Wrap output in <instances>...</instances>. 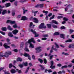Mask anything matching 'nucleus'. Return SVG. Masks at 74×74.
Wrapping results in <instances>:
<instances>
[{"label": "nucleus", "mask_w": 74, "mask_h": 74, "mask_svg": "<svg viewBox=\"0 0 74 74\" xmlns=\"http://www.w3.org/2000/svg\"><path fill=\"white\" fill-rule=\"evenodd\" d=\"M71 7V5H69L68 6L65 8V11H67L68 10V8H70V7Z\"/></svg>", "instance_id": "24"}, {"label": "nucleus", "mask_w": 74, "mask_h": 74, "mask_svg": "<svg viewBox=\"0 0 74 74\" xmlns=\"http://www.w3.org/2000/svg\"><path fill=\"white\" fill-rule=\"evenodd\" d=\"M2 30L3 31L6 32V30H7V28L5 27H3L2 28Z\"/></svg>", "instance_id": "26"}, {"label": "nucleus", "mask_w": 74, "mask_h": 74, "mask_svg": "<svg viewBox=\"0 0 74 74\" xmlns=\"http://www.w3.org/2000/svg\"><path fill=\"white\" fill-rule=\"evenodd\" d=\"M47 26L49 29H51V24H47Z\"/></svg>", "instance_id": "19"}, {"label": "nucleus", "mask_w": 74, "mask_h": 74, "mask_svg": "<svg viewBox=\"0 0 74 74\" xmlns=\"http://www.w3.org/2000/svg\"><path fill=\"white\" fill-rule=\"evenodd\" d=\"M31 42H33L34 44L35 43V40H34V38H32L31 39L29 40L28 42H27L26 43H29V44H30L29 47H31L32 48H34V46L32 44V43H30Z\"/></svg>", "instance_id": "1"}, {"label": "nucleus", "mask_w": 74, "mask_h": 74, "mask_svg": "<svg viewBox=\"0 0 74 74\" xmlns=\"http://www.w3.org/2000/svg\"><path fill=\"white\" fill-rule=\"evenodd\" d=\"M8 35L9 37H14V36L12 35V33H11V32H9V33Z\"/></svg>", "instance_id": "17"}, {"label": "nucleus", "mask_w": 74, "mask_h": 74, "mask_svg": "<svg viewBox=\"0 0 74 74\" xmlns=\"http://www.w3.org/2000/svg\"><path fill=\"white\" fill-rule=\"evenodd\" d=\"M12 33L16 35L18 33V30L17 29H14L12 31Z\"/></svg>", "instance_id": "9"}, {"label": "nucleus", "mask_w": 74, "mask_h": 74, "mask_svg": "<svg viewBox=\"0 0 74 74\" xmlns=\"http://www.w3.org/2000/svg\"><path fill=\"white\" fill-rule=\"evenodd\" d=\"M38 61L40 62L41 63H42V62H43V61L40 58L38 59Z\"/></svg>", "instance_id": "32"}, {"label": "nucleus", "mask_w": 74, "mask_h": 74, "mask_svg": "<svg viewBox=\"0 0 74 74\" xmlns=\"http://www.w3.org/2000/svg\"><path fill=\"white\" fill-rule=\"evenodd\" d=\"M72 66H73V64H71L70 65H68V67H71Z\"/></svg>", "instance_id": "56"}, {"label": "nucleus", "mask_w": 74, "mask_h": 74, "mask_svg": "<svg viewBox=\"0 0 74 74\" xmlns=\"http://www.w3.org/2000/svg\"><path fill=\"white\" fill-rule=\"evenodd\" d=\"M11 72L12 74H14V73H15L16 71L14 69H12L11 71H10Z\"/></svg>", "instance_id": "12"}, {"label": "nucleus", "mask_w": 74, "mask_h": 74, "mask_svg": "<svg viewBox=\"0 0 74 74\" xmlns=\"http://www.w3.org/2000/svg\"><path fill=\"white\" fill-rule=\"evenodd\" d=\"M12 54L11 52L10 51H8L7 52H5V58H8V55H11Z\"/></svg>", "instance_id": "2"}, {"label": "nucleus", "mask_w": 74, "mask_h": 74, "mask_svg": "<svg viewBox=\"0 0 74 74\" xmlns=\"http://www.w3.org/2000/svg\"><path fill=\"white\" fill-rule=\"evenodd\" d=\"M8 29L9 30L12 31L13 30V29L11 27V26L10 25H8Z\"/></svg>", "instance_id": "18"}, {"label": "nucleus", "mask_w": 74, "mask_h": 74, "mask_svg": "<svg viewBox=\"0 0 74 74\" xmlns=\"http://www.w3.org/2000/svg\"><path fill=\"white\" fill-rule=\"evenodd\" d=\"M67 66L64 65L62 67V69H64V68H67Z\"/></svg>", "instance_id": "40"}, {"label": "nucleus", "mask_w": 74, "mask_h": 74, "mask_svg": "<svg viewBox=\"0 0 74 74\" xmlns=\"http://www.w3.org/2000/svg\"><path fill=\"white\" fill-rule=\"evenodd\" d=\"M27 18L26 17V16H23L22 17V19L21 20H23V21H25V20H27Z\"/></svg>", "instance_id": "15"}, {"label": "nucleus", "mask_w": 74, "mask_h": 74, "mask_svg": "<svg viewBox=\"0 0 74 74\" xmlns=\"http://www.w3.org/2000/svg\"><path fill=\"white\" fill-rule=\"evenodd\" d=\"M39 28L40 29H46L47 27L44 26V23H41L40 25L39 26Z\"/></svg>", "instance_id": "3"}, {"label": "nucleus", "mask_w": 74, "mask_h": 74, "mask_svg": "<svg viewBox=\"0 0 74 74\" xmlns=\"http://www.w3.org/2000/svg\"><path fill=\"white\" fill-rule=\"evenodd\" d=\"M61 29H66V27L64 26L61 27L60 28Z\"/></svg>", "instance_id": "49"}, {"label": "nucleus", "mask_w": 74, "mask_h": 74, "mask_svg": "<svg viewBox=\"0 0 74 74\" xmlns=\"http://www.w3.org/2000/svg\"><path fill=\"white\" fill-rule=\"evenodd\" d=\"M71 45H72V48H74V44H72Z\"/></svg>", "instance_id": "64"}, {"label": "nucleus", "mask_w": 74, "mask_h": 74, "mask_svg": "<svg viewBox=\"0 0 74 74\" xmlns=\"http://www.w3.org/2000/svg\"><path fill=\"white\" fill-rule=\"evenodd\" d=\"M43 13H45V14H45V15H47V14H48V11H46L45 10H44L43 11Z\"/></svg>", "instance_id": "33"}, {"label": "nucleus", "mask_w": 74, "mask_h": 74, "mask_svg": "<svg viewBox=\"0 0 74 74\" xmlns=\"http://www.w3.org/2000/svg\"><path fill=\"white\" fill-rule=\"evenodd\" d=\"M43 36L45 37H48V35L47 34H45L43 35Z\"/></svg>", "instance_id": "42"}, {"label": "nucleus", "mask_w": 74, "mask_h": 74, "mask_svg": "<svg viewBox=\"0 0 74 74\" xmlns=\"http://www.w3.org/2000/svg\"><path fill=\"white\" fill-rule=\"evenodd\" d=\"M53 52V51L52 50H51L50 51V53L48 55V56L49 57V59L50 60H52V58L53 57V55H51V53Z\"/></svg>", "instance_id": "5"}, {"label": "nucleus", "mask_w": 74, "mask_h": 74, "mask_svg": "<svg viewBox=\"0 0 74 74\" xmlns=\"http://www.w3.org/2000/svg\"><path fill=\"white\" fill-rule=\"evenodd\" d=\"M23 43H21V48H23Z\"/></svg>", "instance_id": "53"}, {"label": "nucleus", "mask_w": 74, "mask_h": 74, "mask_svg": "<svg viewBox=\"0 0 74 74\" xmlns=\"http://www.w3.org/2000/svg\"><path fill=\"white\" fill-rule=\"evenodd\" d=\"M52 23H55V24H56V25H58V22H57V21L55 20L52 21Z\"/></svg>", "instance_id": "22"}, {"label": "nucleus", "mask_w": 74, "mask_h": 74, "mask_svg": "<svg viewBox=\"0 0 74 74\" xmlns=\"http://www.w3.org/2000/svg\"><path fill=\"white\" fill-rule=\"evenodd\" d=\"M32 25H33V23H32V22H31L30 23V25H29V27L30 28H32V27H34V26H35V25H34L33 26H32Z\"/></svg>", "instance_id": "29"}, {"label": "nucleus", "mask_w": 74, "mask_h": 74, "mask_svg": "<svg viewBox=\"0 0 74 74\" xmlns=\"http://www.w3.org/2000/svg\"><path fill=\"white\" fill-rule=\"evenodd\" d=\"M3 46L6 49H7V48H10V47L8 45H7L5 44L3 45Z\"/></svg>", "instance_id": "16"}, {"label": "nucleus", "mask_w": 74, "mask_h": 74, "mask_svg": "<svg viewBox=\"0 0 74 74\" xmlns=\"http://www.w3.org/2000/svg\"><path fill=\"white\" fill-rule=\"evenodd\" d=\"M18 66H19V67H20L21 68H22V67H23V65L20 64Z\"/></svg>", "instance_id": "54"}, {"label": "nucleus", "mask_w": 74, "mask_h": 74, "mask_svg": "<svg viewBox=\"0 0 74 74\" xmlns=\"http://www.w3.org/2000/svg\"><path fill=\"white\" fill-rule=\"evenodd\" d=\"M34 22H35V23H37L38 22V20L37 18H33Z\"/></svg>", "instance_id": "11"}, {"label": "nucleus", "mask_w": 74, "mask_h": 74, "mask_svg": "<svg viewBox=\"0 0 74 74\" xmlns=\"http://www.w3.org/2000/svg\"><path fill=\"white\" fill-rule=\"evenodd\" d=\"M13 27L14 28H15L16 29L18 27V25H17V24H15L14 25H13Z\"/></svg>", "instance_id": "30"}, {"label": "nucleus", "mask_w": 74, "mask_h": 74, "mask_svg": "<svg viewBox=\"0 0 74 74\" xmlns=\"http://www.w3.org/2000/svg\"><path fill=\"white\" fill-rule=\"evenodd\" d=\"M12 64H9V68H11L12 67Z\"/></svg>", "instance_id": "50"}, {"label": "nucleus", "mask_w": 74, "mask_h": 74, "mask_svg": "<svg viewBox=\"0 0 74 74\" xmlns=\"http://www.w3.org/2000/svg\"><path fill=\"white\" fill-rule=\"evenodd\" d=\"M5 55H3V53H0V59H1V58L3 57H4V56H5Z\"/></svg>", "instance_id": "14"}, {"label": "nucleus", "mask_w": 74, "mask_h": 74, "mask_svg": "<svg viewBox=\"0 0 74 74\" xmlns=\"http://www.w3.org/2000/svg\"><path fill=\"white\" fill-rule=\"evenodd\" d=\"M41 48V47H37L35 49L36 50H37L36 51V53H38L39 52H40L41 51V49H40Z\"/></svg>", "instance_id": "6"}, {"label": "nucleus", "mask_w": 74, "mask_h": 74, "mask_svg": "<svg viewBox=\"0 0 74 74\" xmlns=\"http://www.w3.org/2000/svg\"><path fill=\"white\" fill-rule=\"evenodd\" d=\"M63 19L64 21H67L68 20V19L66 17L64 18Z\"/></svg>", "instance_id": "41"}, {"label": "nucleus", "mask_w": 74, "mask_h": 74, "mask_svg": "<svg viewBox=\"0 0 74 74\" xmlns=\"http://www.w3.org/2000/svg\"><path fill=\"white\" fill-rule=\"evenodd\" d=\"M35 7H36V8H38V7H40L39 4L36 5L35 6Z\"/></svg>", "instance_id": "52"}, {"label": "nucleus", "mask_w": 74, "mask_h": 74, "mask_svg": "<svg viewBox=\"0 0 74 74\" xmlns=\"http://www.w3.org/2000/svg\"><path fill=\"white\" fill-rule=\"evenodd\" d=\"M72 42V40L71 39H69L65 41V42Z\"/></svg>", "instance_id": "27"}, {"label": "nucleus", "mask_w": 74, "mask_h": 74, "mask_svg": "<svg viewBox=\"0 0 74 74\" xmlns=\"http://www.w3.org/2000/svg\"><path fill=\"white\" fill-rule=\"evenodd\" d=\"M29 67H28L27 68V69L26 70V71L25 72V73H27V72H28V71H29Z\"/></svg>", "instance_id": "47"}, {"label": "nucleus", "mask_w": 74, "mask_h": 74, "mask_svg": "<svg viewBox=\"0 0 74 74\" xmlns=\"http://www.w3.org/2000/svg\"><path fill=\"white\" fill-rule=\"evenodd\" d=\"M47 39V38H42V40H46Z\"/></svg>", "instance_id": "55"}, {"label": "nucleus", "mask_w": 74, "mask_h": 74, "mask_svg": "<svg viewBox=\"0 0 74 74\" xmlns=\"http://www.w3.org/2000/svg\"><path fill=\"white\" fill-rule=\"evenodd\" d=\"M65 35H64V34H60V36L61 37V38H64V36Z\"/></svg>", "instance_id": "28"}, {"label": "nucleus", "mask_w": 74, "mask_h": 74, "mask_svg": "<svg viewBox=\"0 0 74 74\" xmlns=\"http://www.w3.org/2000/svg\"><path fill=\"white\" fill-rule=\"evenodd\" d=\"M44 4H39V7L40 8H42L43 7Z\"/></svg>", "instance_id": "37"}, {"label": "nucleus", "mask_w": 74, "mask_h": 74, "mask_svg": "<svg viewBox=\"0 0 74 74\" xmlns=\"http://www.w3.org/2000/svg\"><path fill=\"white\" fill-rule=\"evenodd\" d=\"M58 19H60L61 18H63V16H59L57 17Z\"/></svg>", "instance_id": "45"}, {"label": "nucleus", "mask_w": 74, "mask_h": 74, "mask_svg": "<svg viewBox=\"0 0 74 74\" xmlns=\"http://www.w3.org/2000/svg\"><path fill=\"white\" fill-rule=\"evenodd\" d=\"M54 17H55V15H53L52 16V17H51L50 18V20H51V19H53V18H54Z\"/></svg>", "instance_id": "46"}, {"label": "nucleus", "mask_w": 74, "mask_h": 74, "mask_svg": "<svg viewBox=\"0 0 74 74\" xmlns=\"http://www.w3.org/2000/svg\"><path fill=\"white\" fill-rule=\"evenodd\" d=\"M54 44L55 45L56 48H59V45L57 44V43H55Z\"/></svg>", "instance_id": "25"}, {"label": "nucleus", "mask_w": 74, "mask_h": 74, "mask_svg": "<svg viewBox=\"0 0 74 74\" xmlns=\"http://www.w3.org/2000/svg\"><path fill=\"white\" fill-rule=\"evenodd\" d=\"M17 62H18L19 61L20 62H22V60L21 58H18L17 59Z\"/></svg>", "instance_id": "23"}, {"label": "nucleus", "mask_w": 74, "mask_h": 74, "mask_svg": "<svg viewBox=\"0 0 74 74\" xmlns=\"http://www.w3.org/2000/svg\"><path fill=\"white\" fill-rule=\"evenodd\" d=\"M69 48H72L71 44L69 45Z\"/></svg>", "instance_id": "57"}, {"label": "nucleus", "mask_w": 74, "mask_h": 74, "mask_svg": "<svg viewBox=\"0 0 74 74\" xmlns=\"http://www.w3.org/2000/svg\"><path fill=\"white\" fill-rule=\"evenodd\" d=\"M26 1V0H22L20 2H23Z\"/></svg>", "instance_id": "60"}, {"label": "nucleus", "mask_w": 74, "mask_h": 74, "mask_svg": "<svg viewBox=\"0 0 74 74\" xmlns=\"http://www.w3.org/2000/svg\"><path fill=\"white\" fill-rule=\"evenodd\" d=\"M29 32H32L33 33V34H35V37H38V36H39V35L38 34H36V31H34V30H33V29H31L29 31Z\"/></svg>", "instance_id": "4"}, {"label": "nucleus", "mask_w": 74, "mask_h": 74, "mask_svg": "<svg viewBox=\"0 0 74 74\" xmlns=\"http://www.w3.org/2000/svg\"><path fill=\"white\" fill-rule=\"evenodd\" d=\"M26 11H27V10H24L23 13V14H24L25 13Z\"/></svg>", "instance_id": "62"}, {"label": "nucleus", "mask_w": 74, "mask_h": 74, "mask_svg": "<svg viewBox=\"0 0 74 74\" xmlns=\"http://www.w3.org/2000/svg\"><path fill=\"white\" fill-rule=\"evenodd\" d=\"M0 33H1V34H3V35L4 36V35H5V32H3L2 31H0Z\"/></svg>", "instance_id": "44"}, {"label": "nucleus", "mask_w": 74, "mask_h": 74, "mask_svg": "<svg viewBox=\"0 0 74 74\" xmlns=\"http://www.w3.org/2000/svg\"><path fill=\"white\" fill-rule=\"evenodd\" d=\"M6 12H7V10H5L3 11L2 13V15H4V14H6Z\"/></svg>", "instance_id": "20"}, {"label": "nucleus", "mask_w": 74, "mask_h": 74, "mask_svg": "<svg viewBox=\"0 0 74 74\" xmlns=\"http://www.w3.org/2000/svg\"><path fill=\"white\" fill-rule=\"evenodd\" d=\"M69 32H70V34H71L72 33L74 32V31L73 30V29H70L69 30Z\"/></svg>", "instance_id": "35"}, {"label": "nucleus", "mask_w": 74, "mask_h": 74, "mask_svg": "<svg viewBox=\"0 0 74 74\" xmlns=\"http://www.w3.org/2000/svg\"><path fill=\"white\" fill-rule=\"evenodd\" d=\"M62 55H69V54H68L67 53H65L64 52H62Z\"/></svg>", "instance_id": "48"}, {"label": "nucleus", "mask_w": 74, "mask_h": 74, "mask_svg": "<svg viewBox=\"0 0 74 74\" xmlns=\"http://www.w3.org/2000/svg\"><path fill=\"white\" fill-rule=\"evenodd\" d=\"M23 65L25 66H27V62H26L25 63H23Z\"/></svg>", "instance_id": "34"}, {"label": "nucleus", "mask_w": 74, "mask_h": 74, "mask_svg": "<svg viewBox=\"0 0 74 74\" xmlns=\"http://www.w3.org/2000/svg\"><path fill=\"white\" fill-rule=\"evenodd\" d=\"M13 51H14V52H18V50H17L16 49H15Z\"/></svg>", "instance_id": "58"}, {"label": "nucleus", "mask_w": 74, "mask_h": 74, "mask_svg": "<svg viewBox=\"0 0 74 74\" xmlns=\"http://www.w3.org/2000/svg\"><path fill=\"white\" fill-rule=\"evenodd\" d=\"M23 55L24 56H25V57L28 56L29 59V60H31V58H30V56H29V54H27L26 53H25L23 54Z\"/></svg>", "instance_id": "8"}, {"label": "nucleus", "mask_w": 74, "mask_h": 74, "mask_svg": "<svg viewBox=\"0 0 74 74\" xmlns=\"http://www.w3.org/2000/svg\"><path fill=\"white\" fill-rule=\"evenodd\" d=\"M54 35H53V36H55V35H59V33L55 32L54 33Z\"/></svg>", "instance_id": "43"}, {"label": "nucleus", "mask_w": 74, "mask_h": 74, "mask_svg": "<svg viewBox=\"0 0 74 74\" xmlns=\"http://www.w3.org/2000/svg\"><path fill=\"white\" fill-rule=\"evenodd\" d=\"M11 5V4L10 3H7L5 4V7L7 8V7H10Z\"/></svg>", "instance_id": "13"}, {"label": "nucleus", "mask_w": 74, "mask_h": 74, "mask_svg": "<svg viewBox=\"0 0 74 74\" xmlns=\"http://www.w3.org/2000/svg\"><path fill=\"white\" fill-rule=\"evenodd\" d=\"M6 23H10L11 25H12V24H14V23H15V21H12L11 20H8L7 21Z\"/></svg>", "instance_id": "7"}, {"label": "nucleus", "mask_w": 74, "mask_h": 74, "mask_svg": "<svg viewBox=\"0 0 74 74\" xmlns=\"http://www.w3.org/2000/svg\"><path fill=\"white\" fill-rule=\"evenodd\" d=\"M52 14L51 13H50L48 15V16H49V17L51 16H52Z\"/></svg>", "instance_id": "59"}, {"label": "nucleus", "mask_w": 74, "mask_h": 74, "mask_svg": "<svg viewBox=\"0 0 74 74\" xmlns=\"http://www.w3.org/2000/svg\"><path fill=\"white\" fill-rule=\"evenodd\" d=\"M25 51H26L27 52H29V50L27 49V48H26L25 49Z\"/></svg>", "instance_id": "51"}, {"label": "nucleus", "mask_w": 74, "mask_h": 74, "mask_svg": "<svg viewBox=\"0 0 74 74\" xmlns=\"http://www.w3.org/2000/svg\"><path fill=\"white\" fill-rule=\"evenodd\" d=\"M44 62L45 64H47V59H46L45 58L44 59Z\"/></svg>", "instance_id": "39"}, {"label": "nucleus", "mask_w": 74, "mask_h": 74, "mask_svg": "<svg viewBox=\"0 0 74 74\" xmlns=\"http://www.w3.org/2000/svg\"><path fill=\"white\" fill-rule=\"evenodd\" d=\"M53 47H54V46H53L52 47L51 49L52 50V49H53V50H54V51H57V49L55 48L53 49Z\"/></svg>", "instance_id": "38"}, {"label": "nucleus", "mask_w": 74, "mask_h": 74, "mask_svg": "<svg viewBox=\"0 0 74 74\" xmlns=\"http://www.w3.org/2000/svg\"><path fill=\"white\" fill-rule=\"evenodd\" d=\"M51 66H50V68H51V69H55V66H54L52 67V66H53V62L52 61H51Z\"/></svg>", "instance_id": "10"}, {"label": "nucleus", "mask_w": 74, "mask_h": 74, "mask_svg": "<svg viewBox=\"0 0 74 74\" xmlns=\"http://www.w3.org/2000/svg\"><path fill=\"white\" fill-rule=\"evenodd\" d=\"M48 72L49 73H51V72H52V71L51 70V69L48 70Z\"/></svg>", "instance_id": "63"}, {"label": "nucleus", "mask_w": 74, "mask_h": 74, "mask_svg": "<svg viewBox=\"0 0 74 74\" xmlns=\"http://www.w3.org/2000/svg\"><path fill=\"white\" fill-rule=\"evenodd\" d=\"M41 68V69L42 70H44V69H45V67L43 65H40Z\"/></svg>", "instance_id": "21"}, {"label": "nucleus", "mask_w": 74, "mask_h": 74, "mask_svg": "<svg viewBox=\"0 0 74 74\" xmlns=\"http://www.w3.org/2000/svg\"><path fill=\"white\" fill-rule=\"evenodd\" d=\"M57 66L59 67H60V66H62V64H57Z\"/></svg>", "instance_id": "61"}, {"label": "nucleus", "mask_w": 74, "mask_h": 74, "mask_svg": "<svg viewBox=\"0 0 74 74\" xmlns=\"http://www.w3.org/2000/svg\"><path fill=\"white\" fill-rule=\"evenodd\" d=\"M38 12V11H36L35 12H32V13H34V16H36V15Z\"/></svg>", "instance_id": "31"}, {"label": "nucleus", "mask_w": 74, "mask_h": 74, "mask_svg": "<svg viewBox=\"0 0 74 74\" xmlns=\"http://www.w3.org/2000/svg\"><path fill=\"white\" fill-rule=\"evenodd\" d=\"M52 27L53 28H55V29H56V28H58V27L56 25H52Z\"/></svg>", "instance_id": "36"}]
</instances>
